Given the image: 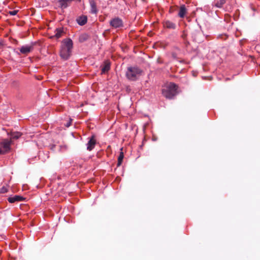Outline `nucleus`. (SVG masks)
Returning a JSON list of instances; mask_svg holds the SVG:
<instances>
[{"mask_svg": "<svg viewBox=\"0 0 260 260\" xmlns=\"http://www.w3.org/2000/svg\"><path fill=\"white\" fill-rule=\"evenodd\" d=\"M178 86L173 82L165 83L161 89V93L167 99H171L177 94Z\"/></svg>", "mask_w": 260, "mask_h": 260, "instance_id": "nucleus-1", "label": "nucleus"}, {"mask_svg": "<svg viewBox=\"0 0 260 260\" xmlns=\"http://www.w3.org/2000/svg\"><path fill=\"white\" fill-rule=\"evenodd\" d=\"M73 45V41L71 39H66L62 41L60 50V56L62 59L67 60L70 57Z\"/></svg>", "mask_w": 260, "mask_h": 260, "instance_id": "nucleus-2", "label": "nucleus"}, {"mask_svg": "<svg viewBox=\"0 0 260 260\" xmlns=\"http://www.w3.org/2000/svg\"><path fill=\"white\" fill-rule=\"evenodd\" d=\"M142 71L137 67H130L127 68L126 72V77L131 81H136L141 75Z\"/></svg>", "mask_w": 260, "mask_h": 260, "instance_id": "nucleus-3", "label": "nucleus"}, {"mask_svg": "<svg viewBox=\"0 0 260 260\" xmlns=\"http://www.w3.org/2000/svg\"><path fill=\"white\" fill-rule=\"evenodd\" d=\"M12 141L7 139H3L0 142V154L8 153L11 149Z\"/></svg>", "mask_w": 260, "mask_h": 260, "instance_id": "nucleus-4", "label": "nucleus"}, {"mask_svg": "<svg viewBox=\"0 0 260 260\" xmlns=\"http://www.w3.org/2000/svg\"><path fill=\"white\" fill-rule=\"evenodd\" d=\"M110 24L113 28H120L123 26V21L118 17H115L111 20Z\"/></svg>", "mask_w": 260, "mask_h": 260, "instance_id": "nucleus-5", "label": "nucleus"}, {"mask_svg": "<svg viewBox=\"0 0 260 260\" xmlns=\"http://www.w3.org/2000/svg\"><path fill=\"white\" fill-rule=\"evenodd\" d=\"M34 44L33 43L30 45H26L22 46L20 49L19 51L21 53L25 55L28 54L34 50Z\"/></svg>", "mask_w": 260, "mask_h": 260, "instance_id": "nucleus-6", "label": "nucleus"}, {"mask_svg": "<svg viewBox=\"0 0 260 260\" xmlns=\"http://www.w3.org/2000/svg\"><path fill=\"white\" fill-rule=\"evenodd\" d=\"M96 144V140L94 135H92L91 137L89 138V141L86 144L87 150L90 151L93 149Z\"/></svg>", "mask_w": 260, "mask_h": 260, "instance_id": "nucleus-7", "label": "nucleus"}, {"mask_svg": "<svg viewBox=\"0 0 260 260\" xmlns=\"http://www.w3.org/2000/svg\"><path fill=\"white\" fill-rule=\"evenodd\" d=\"M162 25L164 27L168 29H175L176 27V24L169 20H164Z\"/></svg>", "mask_w": 260, "mask_h": 260, "instance_id": "nucleus-8", "label": "nucleus"}, {"mask_svg": "<svg viewBox=\"0 0 260 260\" xmlns=\"http://www.w3.org/2000/svg\"><path fill=\"white\" fill-rule=\"evenodd\" d=\"M25 198L19 195H15L8 198V201L10 203H14L17 202H21L25 200Z\"/></svg>", "mask_w": 260, "mask_h": 260, "instance_id": "nucleus-9", "label": "nucleus"}, {"mask_svg": "<svg viewBox=\"0 0 260 260\" xmlns=\"http://www.w3.org/2000/svg\"><path fill=\"white\" fill-rule=\"evenodd\" d=\"M187 13V10L185 5H182L179 8L178 16L181 18H183Z\"/></svg>", "mask_w": 260, "mask_h": 260, "instance_id": "nucleus-10", "label": "nucleus"}, {"mask_svg": "<svg viewBox=\"0 0 260 260\" xmlns=\"http://www.w3.org/2000/svg\"><path fill=\"white\" fill-rule=\"evenodd\" d=\"M55 35L54 37L59 39L65 34V32L62 27L57 28L55 30Z\"/></svg>", "mask_w": 260, "mask_h": 260, "instance_id": "nucleus-11", "label": "nucleus"}, {"mask_svg": "<svg viewBox=\"0 0 260 260\" xmlns=\"http://www.w3.org/2000/svg\"><path fill=\"white\" fill-rule=\"evenodd\" d=\"M87 21V18L86 16H81L77 19V23L80 25H84Z\"/></svg>", "mask_w": 260, "mask_h": 260, "instance_id": "nucleus-12", "label": "nucleus"}, {"mask_svg": "<svg viewBox=\"0 0 260 260\" xmlns=\"http://www.w3.org/2000/svg\"><path fill=\"white\" fill-rule=\"evenodd\" d=\"M21 133L18 132L12 133L10 140L12 141V139H17L21 137Z\"/></svg>", "mask_w": 260, "mask_h": 260, "instance_id": "nucleus-13", "label": "nucleus"}, {"mask_svg": "<svg viewBox=\"0 0 260 260\" xmlns=\"http://www.w3.org/2000/svg\"><path fill=\"white\" fill-rule=\"evenodd\" d=\"M89 39V36L86 34L81 35L79 38V41L81 43H83Z\"/></svg>", "mask_w": 260, "mask_h": 260, "instance_id": "nucleus-14", "label": "nucleus"}, {"mask_svg": "<svg viewBox=\"0 0 260 260\" xmlns=\"http://www.w3.org/2000/svg\"><path fill=\"white\" fill-rule=\"evenodd\" d=\"M71 2V0H60L59 3L60 7L62 9L66 8L68 7V3Z\"/></svg>", "mask_w": 260, "mask_h": 260, "instance_id": "nucleus-15", "label": "nucleus"}, {"mask_svg": "<svg viewBox=\"0 0 260 260\" xmlns=\"http://www.w3.org/2000/svg\"><path fill=\"white\" fill-rule=\"evenodd\" d=\"M124 157V154L122 151H121L118 158V162L117 164V167H119L122 162Z\"/></svg>", "mask_w": 260, "mask_h": 260, "instance_id": "nucleus-16", "label": "nucleus"}, {"mask_svg": "<svg viewBox=\"0 0 260 260\" xmlns=\"http://www.w3.org/2000/svg\"><path fill=\"white\" fill-rule=\"evenodd\" d=\"M226 0H219L215 4V6L217 8H221L223 5L225 3Z\"/></svg>", "mask_w": 260, "mask_h": 260, "instance_id": "nucleus-17", "label": "nucleus"}, {"mask_svg": "<svg viewBox=\"0 0 260 260\" xmlns=\"http://www.w3.org/2000/svg\"><path fill=\"white\" fill-rule=\"evenodd\" d=\"M110 68V64L109 63H106L102 69V73H104L108 72Z\"/></svg>", "mask_w": 260, "mask_h": 260, "instance_id": "nucleus-18", "label": "nucleus"}, {"mask_svg": "<svg viewBox=\"0 0 260 260\" xmlns=\"http://www.w3.org/2000/svg\"><path fill=\"white\" fill-rule=\"evenodd\" d=\"M91 11L92 13H96V5L94 3H91Z\"/></svg>", "mask_w": 260, "mask_h": 260, "instance_id": "nucleus-19", "label": "nucleus"}, {"mask_svg": "<svg viewBox=\"0 0 260 260\" xmlns=\"http://www.w3.org/2000/svg\"><path fill=\"white\" fill-rule=\"evenodd\" d=\"M8 191V189L6 187L3 186L2 188L0 189V193H4Z\"/></svg>", "mask_w": 260, "mask_h": 260, "instance_id": "nucleus-20", "label": "nucleus"}, {"mask_svg": "<svg viewBox=\"0 0 260 260\" xmlns=\"http://www.w3.org/2000/svg\"><path fill=\"white\" fill-rule=\"evenodd\" d=\"M17 11L16 10H13V11H10L9 12V14L12 15V16H14L15 15H16V14L17 13Z\"/></svg>", "mask_w": 260, "mask_h": 260, "instance_id": "nucleus-21", "label": "nucleus"}, {"mask_svg": "<svg viewBox=\"0 0 260 260\" xmlns=\"http://www.w3.org/2000/svg\"><path fill=\"white\" fill-rule=\"evenodd\" d=\"M72 120L71 119H70V121L67 123V124H65L66 127H68L71 125V122Z\"/></svg>", "mask_w": 260, "mask_h": 260, "instance_id": "nucleus-22", "label": "nucleus"}, {"mask_svg": "<svg viewBox=\"0 0 260 260\" xmlns=\"http://www.w3.org/2000/svg\"><path fill=\"white\" fill-rule=\"evenodd\" d=\"M182 36H183V37H185V35L184 34Z\"/></svg>", "mask_w": 260, "mask_h": 260, "instance_id": "nucleus-23", "label": "nucleus"}, {"mask_svg": "<svg viewBox=\"0 0 260 260\" xmlns=\"http://www.w3.org/2000/svg\"><path fill=\"white\" fill-rule=\"evenodd\" d=\"M63 148H64V149H66V146H63Z\"/></svg>", "mask_w": 260, "mask_h": 260, "instance_id": "nucleus-24", "label": "nucleus"}]
</instances>
